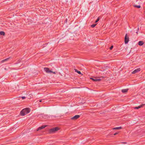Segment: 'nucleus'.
Instances as JSON below:
<instances>
[{
    "instance_id": "obj_1",
    "label": "nucleus",
    "mask_w": 145,
    "mask_h": 145,
    "mask_svg": "<svg viewBox=\"0 0 145 145\" xmlns=\"http://www.w3.org/2000/svg\"><path fill=\"white\" fill-rule=\"evenodd\" d=\"M30 110V109L28 108H24L21 111V115L22 116H24L29 113Z\"/></svg>"
},
{
    "instance_id": "obj_2",
    "label": "nucleus",
    "mask_w": 145,
    "mask_h": 145,
    "mask_svg": "<svg viewBox=\"0 0 145 145\" xmlns=\"http://www.w3.org/2000/svg\"><path fill=\"white\" fill-rule=\"evenodd\" d=\"M59 129V128L58 127H56L50 129L49 130V132L50 133H54Z\"/></svg>"
},
{
    "instance_id": "obj_3",
    "label": "nucleus",
    "mask_w": 145,
    "mask_h": 145,
    "mask_svg": "<svg viewBox=\"0 0 145 145\" xmlns=\"http://www.w3.org/2000/svg\"><path fill=\"white\" fill-rule=\"evenodd\" d=\"M44 71L47 73H52L54 74H56L55 72H53L52 71L50 70L48 68L45 67L44 68Z\"/></svg>"
},
{
    "instance_id": "obj_4",
    "label": "nucleus",
    "mask_w": 145,
    "mask_h": 145,
    "mask_svg": "<svg viewBox=\"0 0 145 145\" xmlns=\"http://www.w3.org/2000/svg\"><path fill=\"white\" fill-rule=\"evenodd\" d=\"M129 40V36L126 34L125 37V44H127Z\"/></svg>"
},
{
    "instance_id": "obj_5",
    "label": "nucleus",
    "mask_w": 145,
    "mask_h": 145,
    "mask_svg": "<svg viewBox=\"0 0 145 145\" xmlns=\"http://www.w3.org/2000/svg\"><path fill=\"white\" fill-rule=\"evenodd\" d=\"M140 71V68H138L135 69L134 71H133L132 72V73L133 74H135Z\"/></svg>"
},
{
    "instance_id": "obj_6",
    "label": "nucleus",
    "mask_w": 145,
    "mask_h": 145,
    "mask_svg": "<svg viewBox=\"0 0 145 145\" xmlns=\"http://www.w3.org/2000/svg\"><path fill=\"white\" fill-rule=\"evenodd\" d=\"M80 117L79 115H76L71 118V119L73 120H76Z\"/></svg>"
},
{
    "instance_id": "obj_7",
    "label": "nucleus",
    "mask_w": 145,
    "mask_h": 145,
    "mask_svg": "<svg viewBox=\"0 0 145 145\" xmlns=\"http://www.w3.org/2000/svg\"><path fill=\"white\" fill-rule=\"evenodd\" d=\"M91 79L94 81H99L101 80V79L100 78H91Z\"/></svg>"
},
{
    "instance_id": "obj_8",
    "label": "nucleus",
    "mask_w": 145,
    "mask_h": 145,
    "mask_svg": "<svg viewBox=\"0 0 145 145\" xmlns=\"http://www.w3.org/2000/svg\"><path fill=\"white\" fill-rule=\"evenodd\" d=\"M144 105V104L142 105H140L138 106L135 107L134 108L135 109H138L139 108H141Z\"/></svg>"
},
{
    "instance_id": "obj_9",
    "label": "nucleus",
    "mask_w": 145,
    "mask_h": 145,
    "mask_svg": "<svg viewBox=\"0 0 145 145\" xmlns=\"http://www.w3.org/2000/svg\"><path fill=\"white\" fill-rule=\"evenodd\" d=\"M46 126V125H42V126L39 127L38 128V129H37V131H39V130L42 129L44 128Z\"/></svg>"
},
{
    "instance_id": "obj_10",
    "label": "nucleus",
    "mask_w": 145,
    "mask_h": 145,
    "mask_svg": "<svg viewBox=\"0 0 145 145\" xmlns=\"http://www.w3.org/2000/svg\"><path fill=\"white\" fill-rule=\"evenodd\" d=\"M144 44V42L143 41H139L138 42V44L140 46Z\"/></svg>"
},
{
    "instance_id": "obj_11",
    "label": "nucleus",
    "mask_w": 145,
    "mask_h": 145,
    "mask_svg": "<svg viewBox=\"0 0 145 145\" xmlns=\"http://www.w3.org/2000/svg\"><path fill=\"white\" fill-rule=\"evenodd\" d=\"M128 89H124L121 90V91L123 93H125L127 92L128 91Z\"/></svg>"
},
{
    "instance_id": "obj_12",
    "label": "nucleus",
    "mask_w": 145,
    "mask_h": 145,
    "mask_svg": "<svg viewBox=\"0 0 145 145\" xmlns=\"http://www.w3.org/2000/svg\"><path fill=\"white\" fill-rule=\"evenodd\" d=\"M9 58H7L6 59H4V60L1 61V63H3V62L6 61H8V60Z\"/></svg>"
},
{
    "instance_id": "obj_13",
    "label": "nucleus",
    "mask_w": 145,
    "mask_h": 145,
    "mask_svg": "<svg viewBox=\"0 0 145 145\" xmlns=\"http://www.w3.org/2000/svg\"><path fill=\"white\" fill-rule=\"evenodd\" d=\"M121 128V127H116L113 128V129H120Z\"/></svg>"
},
{
    "instance_id": "obj_14",
    "label": "nucleus",
    "mask_w": 145,
    "mask_h": 145,
    "mask_svg": "<svg viewBox=\"0 0 145 145\" xmlns=\"http://www.w3.org/2000/svg\"><path fill=\"white\" fill-rule=\"evenodd\" d=\"M0 34L1 35L4 36L5 35V33L4 32L2 31L0 32Z\"/></svg>"
},
{
    "instance_id": "obj_15",
    "label": "nucleus",
    "mask_w": 145,
    "mask_h": 145,
    "mask_svg": "<svg viewBox=\"0 0 145 145\" xmlns=\"http://www.w3.org/2000/svg\"><path fill=\"white\" fill-rule=\"evenodd\" d=\"M134 7H137L138 8H140L141 7L140 5H134Z\"/></svg>"
},
{
    "instance_id": "obj_16",
    "label": "nucleus",
    "mask_w": 145,
    "mask_h": 145,
    "mask_svg": "<svg viewBox=\"0 0 145 145\" xmlns=\"http://www.w3.org/2000/svg\"><path fill=\"white\" fill-rule=\"evenodd\" d=\"M75 72H77L79 74H81L80 71H79L76 69H75Z\"/></svg>"
},
{
    "instance_id": "obj_17",
    "label": "nucleus",
    "mask_w": 145,
    "mask_h": 145,
    "mask_svg": "<svg viewBox=\"0 0 145 145\" xmlns=\"http://www.w3.org/2000/svg\"><path fill=\"white\" fill-rule=\"evenodd\" d=\"M96 24H93L91 25V27L92 28H93L94 27H95V26H96Z\"/></svg>"
},
{
    "instance_id": "obj_18",
    "label": "nucleus",
    "mask_w": 145,
    "mask_h": 145,
    "mask_svg": "<svg viewBox=\"0 0 145 145\" xmlns=\"http://www.w3.org/2000/svg\"><path fill=\"white\" fill-rule=\"evenodd\" d=\"M99 20V17L98 18L97 20L95 21V23L97 22Z\"/></svg>"
},
{
    "instance_id": "obj_19",
    "label": "nucleus",
    "mask_w": 145,
    "mask_h": 145,
    "mask_svg": "<svg viewBox=\"0 0 145 145\" xmlns=\"http://www.w3.org/2000/svg\"><path fill=\"white\" fill-rule=\"evenodd\" d=\"M113 48V46H112L110 48V50H112V49Z\"/></svg>"
},
{
    "instance_id": "obj_20",
    "label": "nucleus",
    "mask_w": 145,
    "mask_h": 145,
    "mask_svg": "<svg viewBox=\"0 0 145 145\" xmlns=\"http://www.w3.org/2000/svg\"><path fill=\"white\" fill-rule=\"evenodd\" d=\"M22 98L23 99H24L25 98V97H22Z\"/></svg>"
},
{
    "instance_id": "obj_21",
    "label": "nucleus",
    "mask_w": 145,
    "mask_h": 145,
    "mask_svg": "<svg viewBox=\"0 0 145 145\" xmlns=\"http://www.w3.org/2000/svg\"><path fill=\"white\" fill-rule=\"evenodd\" d=\"M118 134V133L116 132V133H115L114 134V135H117Z\"/></svg>"
},
{
    "instance_id": "obj_22",
    "label": "nucleus",
    "mask_w": 145,
    "mask_h": 145,
    "mask_svg": "<svg viewBox=\"0 0 145 145\" xmlns=\"http://www.w3.org/2000/svg\"><path fill=\"white\" fill-rule=\"evenodd\" d=\"M42 101V100H39V102H41Z\"/></svg>"
},
{
    "instance_id": "obj_23",
    "label": "nucleus",
    "mask_w": 145,
    "mask_h": 145,
    "mask_svg": "<svg viewBox=\"0 0 145 145\" xmlns=\"http://www.w3.org/2000/svg\"><path fill=\"white\" fill-rule=\"evenodd\" d=\"M136 33L137 34H138V31L136 32Z\"/></svg>"
},
{
    "instance_id": "obj_24",
    "label": "nucleus",
    "mask_w": 145,
    "mask_h": 145,
    "mask_svg": "<svg viewBox=\"0 0 145 145\" xmlns=\"http://www.w3.org/2000/svg\"><path fill=\"white\" fill-rule=\"evenodd\" d=\"M139 30V28L138 27L137 29V31H138Z\"/></svg>"
}]
</instances>
